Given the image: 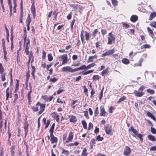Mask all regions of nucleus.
I'll return each instance as SVG.
<instances>
[{"label": "nucleus", "instance_id": "f257e3e1", "mask_svg": "<svg viewBox=\"0 0 156 156\" xmlns=\"http://www.w3.org/2000/svg\"><path fill=\"white\" fill-rule=\"evenodd\" d=\"M145 88V87L144 85L141 86L138 89V91L135 90L133 93L137 97H141L144 94V93L143 92L144 89Z\"/></svg>", "mask_w": 156, "mask_h": 156}, {"label": "nucleus", "instance_id": "f03ea898", "mask_svg": "<svg viewBox=\"0 0 156 156\" xmlns=\"http://www.w3.org/2000/svg\"><path fill=\"white\" fill-rule=\"evenodd\" d=\"M45 105V104H41L39 102H37V103L36 104V106H40V111L38 112V115H40L44 111Z\"/></svg>", "mask_w": 156, "mask_h": 156}, {"label": "nucleus", "instance_id": "7ed1b4c3", "mask_svg": "<svg viewBox=\"0 0 156 156\" xmlns=\"http://www.w3.org/2000/svg\"><path fill=\"white\" fill-rule=\"evenodd\" d=\"M62 70L64 72H68L73 73L75 72V69H72V68L69 66L64 67L62 68Z\"/></svg>", "mask_w": 156, "mask_h": 156}, {"label": "nucleus", "instance_id": "20e7f679", "mask_svg": "<svg viewBox=\"0 0 156 156\" xmlns=\"http://www.w3.org/2000/svg\"><path fill=\"white\" fill-rule=\"evenodd\" d=\"M105 131L107 134H112V129L111 128V126L108 124L105 127Z\"/></svg>", "mask_w": 156, "mask_h": 156}, {"label": "nucleus", "instance_id": "39448f33", "mask_svg": "<svg viewBox=\"0 0 156 156\" xmlns=\"http://www.w3.org/2000/svg\"><path fill=\"white\" fill-rule=\"evenodd\" d=\"M28 123L27 121V118H26V120L25 121V122L23 124V127L25 133V137L26 136L27 134L28 131Z\"/></svg>", "mask_w": 156, "mask_h": 156}, {"label": "nucleus", "instance_id": "423d86ee", "mask_svg": "<svg viewBox=\"0 0 156 156\" xmlns=\"http://www.w3.org/2000/svg\"><path fill=\"white\" fill-rule=\"evenodd\" d=\"M130 148L128 146H126L123 152V153L124 155H125L126 156H127L130 154Z\"/></svg>", "mask_w": 156, "mask_h": 156}, {"label": "nucleus", "instance_id": "0eeeda50", "mask_svg": "<svg viewBox=\"0 0 156 156\" xmlns=\"http://www.w3.org/2000/svg\"><path fill=\"white\" fill-rule=\"evenodd\" d=\"M50 136L51 137L50 141H51V144H54V143H57L58 141L57 138L55 137L53 133L50 134Z\"/></svg>", "mask_w": 156, "mask_h": 156}, {"label": "nucleus", "instance_id": "6e6552de", "mask_svg": "<svg viewBox=\"0 0 156 156\" xmlns=\"http://www.w3.org/2000/svg\"><path fill=\"white\" fill-rule=\"evenodd\" d=\"M61 58L62 60V65L65 64H66L68 61L67 55V54H64L62 55Z\"/></svg>", "mask_w": 156, "mask_h": 156}, {"label": "nucleus", "instance_id": "1a4fd4ad", "mask_svg": "<svg viewBox=\"0 0 156 156\" xmlns=\"http://www.w3.org/2000/svg\"><path fill=\"white\" fill-rule=\"evenodd\" d=\"M106 112L105 111L104 107V106H101L100 108V115L101 116H105V115Z\"/></svg>", "mask_w": 156, "mask_h": 156}, {"label": "nucleus", "instance_id": "9d476101", "mask_svg": "<svg viewBox=\"0 0 156 156\" xmlns=\"http://www.w3.org/2000/svg\"><path fill=\"white\" fill-rule=\"evenodd\" d=\"M31 12L33 14V17L35 18L36 16L35 7L34 5H32L31 7Z\"/></svg>", "mask_w": 156, "mask_h": 156}, {"label": "nucleus", "instance_id": "9b49d317", "mask_svg": "<svg viewBox=\"0 0 156 156\" xmlns=\"http://www.w3.org/2000/svg\"><path fill=\"white\" fill-rule=\"evenodd\" d=\"M98 57V56L96 55H95L93 56H90L89 57L87 62H93L94 61V59H96Z\"/></svg>", "mask_w": 156, "mask_h": 156}, {"label": "nucleus", "instance_id": "f8f14e48", "mask_svg": "<svg viewBox=\"0 0 156 156\" xmlns=\"http://www.w3.org/2000/svg\"><path fill=\"white\" fill-rule=\"evenodd\" d=\"M87 67L85 65H83L80 67L75 69V72L80 70L87 69Z\"/></svg>", "mask_w": 156, "mask_h": 156}, {"label": "nucleus", "instance_id": "ddd939ff", "mask_svg": "<svg viewBox=\"0 0 156 156\" xmlns=\"http://www.w3.org/2000/svg\"><path fill=\"white\" fill-rule=\"evenodd\" d=\"M69 121L70 122L75 123L77 121V119L75 116L72 115L71 116V118L70 119Z\"/></svg>", "mask_w": 156, "mask_h": 156}, {"label": "nucleus", "instance_id": "4468645a", "mask_svg": "<svg viewBox=\"0 0 156 156\" xmlns=\"http://www.w3.org/2000/svg\"><path fill=\"white\" fill-rule=\"evenodd\" d=\"M129 131H132L136 135H137L138 133L136 129H134L133 126H131L130 128L129 129Z\"/></svg>", "mask_w": 156, "mask_h": 156}, {"label": "nucleus", "instance_id": "2eb2a0df", "mask_svg": "<svg viewBox=\"0 0 156 156\" xmlns=\"http://www.w3.org/2000/svg\"><path fill=\"white\" fill-rule=\"evenodd\" d=\"M138 20V17L135 15H132L130 18L131 21L133 22H135Z\"/></svg>", "mask_w": 156, "mask_h": 156}, {"label": "nucleus", "instance_id": "dca6fc26", "mask_svg": "<svg viewBox=\"0 0 156 156\" xmlns=\"http://www.w3.org/2000/svg\"><path fill=\"white\" fill-rule=\"evenodd\" d=\"M147 30L149 32V35L153 38H154V34L153 33L152 30L149 27H147Z\"/></svg>", "mask_w": 156, "mask_h": 156}, {"label": "nucleus", "instance_id": "f3484780", "mask_svg": "<svg viewBox=\"0 0 156 156\" xmlns=\"http://www.w3.org/2000/svg\"><path fill=\"white\" fill-rule=\"evenodd\" d=\"M155 16H156V12H154L151 13L149 19V20H152V19Z\"/></svg>", "mask_w": 156, "mask_h": 156}, {"label": "nucleus", "instance_id": "a211bd4d", "mask_svg": "<svg viewBox=\"0 0 156 156\" xmlns=\"http://www.w3.org/2000/svg\"><path fill=\"white\" fill-rule=\"evenodd\" d=\"M84 31L83 30H82L81 31V34H80V37L81 39L82 42V43L83 44L84 42Z\"/></svg>", "mask_w": 156, "mask_h": 156}, {"label": "nucleus", "instance_id": "6ab92c4d", "mask_svg": "<svg viewBox=\"0 0 156 156\" xmlns=\"http://www.w3.org/2000/svg\"><path fill=\"white\" fill-rule=\"evenodd\" d=\"M143 58H140L138 63L134 64V66H141L142 65V63L143 62Z\"/></svg>", "mask_w": 156, "mask_h": 156}, {"label": "nucleus", "instance_id": "aec40b11", "mask_svg": "<svg viewBox=\"0 0 156 156\" xmlns=\"http://www.w3.org/2000/svg\"><path fill=\"white\" fill-rule=\"evenodd\" d=\"M29 59L31 60V63H32L34 61V57L32 52H31L30 54L28 55Z\"/></svg>", "mask_w": 156, "mask_h": 156}, {"label": "nucleus", "instance_id": "412c9836", "mask_svg": "<svg viewBox=\"0 0 156 156\" xmlns=\"http://www.w3.org/2000/svg\"><path fill=\"white\" fill-rule=\"evenodd\" d=\"M84 32V34L85 36V39L87 41H88L89 39L90 34L87 31H85Z\"/></svg>", "mask_w": 156, "mask_h": 156}, {"label": "nucleus", "instance_id": "4be33fe9", "mask_svg": "<svg viewBox=\"0 0 156 156\" xmlns=\"http://www.w3.org/2000/svg\"><path fill=\"white\" fill-rule=\"evenodd\" d=\"M73 137V136L72 133H70L69 135V136L67 139V141L70 142L71 141Z\"/></svg>", "mask_w": 156, "mask_h": 156}, {"label": "nucleus", "instance_id": "5701e85b", "mask_svg": "<svg viewBox=\"0 0 156 156\" xmlns=\"http://www.w3.org/2000/svg\"><path fill=\"white\" fill-rule=\"evenodd\" d=\"M53 117L54 118L57 122H58L59 121V115L58 114H55L54 115Z\"/></svg>", "mask_w": 156, "mask_h": 156}, {"label": "nucleus", "instance_id": "b1692460", "mask_svg": "<svg viewBox=\"0 0 156 156\" xmlns=\"http://www.w3.org/2000/svg\"><path fill=\"white\" fill-rule=\"evenodd\" d=\"M55 126V123H54L52 125V126L50 128V129L49 130V131L50 133V134L53 133V131L54 130Z\"/></svg>", "mask_w": 156, "mask_h": 156}, {"label": "nucleus", "instance_id": "393cba45", "mask_svg": "<svg viewBox=\"0 0 156 156\" xmlns=\"http://www.w3.org/2000/svg\"><path fill=\"white\" fill-rule=\"evenodd\" d=\"M94 70H88L87 71L84 72V71H83L81 72L82 73V74L83 75H86L88 74H89V73H92L93 72Z\"/></svg>", "mask_w": 156, "mask_h": 156}, {"label": "nucleus", "instance_id": "a878e982", "mask_svg": "<svg viewBox=\"0 0 156 156\" xmlns=\"http://www.w3.org/2000/svg\"><path fill=\"white\" fill-rule=\"evenodd\" d=\"M148 138L149 140L153 141H155L156 140V139L155 137L153 136H152V135L149 134L148 135Z\"/></svg>", "mask_w": 156, "mask_h": 156}, {"label": "nucleus", "instance_id": "bb28decb", "mask_svg": "<svg viewBox=\"0 0 156 156\" xmlns=\"http://www.w3.org/2000/svg\"><path fill=\"white\" fill-rule=\"evenodd\" d=\"M75 20L73 19L72 20V22L70 24V27H71V29L70 30L71 31L73 32V26L74 25V23H75Z\"/></svg>", "mask_w": 156, "mask_h": 156}, {"label": "nucleus", "instance_id": "cd10ccee", "mask_svg": "<svg viewBox=\"0 0 156 156\" xmlns=\"http://www.w3.org/2000/svg\"><path fill=\"white\" fill-rule=\"evenodd\" d=\"M122 61L123 63L125 64H127L129 63V60L126 58H123Z\"/></svg>", "mask_w": 156, "mask_h": 156}, {"label": "nucleus", "instance_id": "c85d7f7f", "mask_svg": "<svg viewBox=\"0 0 156 156\" xmlns=\"http://www.w3.org/2000/svg\"><path fill=\"white\" fill-rule=\"evenodd\" d=\"M108 68L103 70L101 73V75L102 76H104L105 74H108Z\"/></svg>", "mask_w": 156, "mask_h": 156}, {"label": "nucleus", "instance_id": "c756f323", "mask_svg": "<svg viewBox=\"0 0 156 156\" xmlns=\"http://www.w3.org/2000/svg\"><path fill=\"white\" fill-rule=\"evenodd\" d=\"M100 77L98 75H94L92 79L94 80H98L100 79Z\"/></svg>", "mask_w": 156, "mask_h": 156}, {"label": "nucleus", "instance_id": "7c9ffc66", "mask_svg": "<svg viewBox=\"0 0 156 156\" xmlns=\"http://www.w3.org/2000/svg\"><path fill=\"white\" fill-rule=\"evenodd\" d=\"M82 123L84 128L85 129H87V126L86 121L84 120H83L82 121Z\"/></svg>", "mask_w": 156, "mask_h": 156}, {"label": "nucleus", "instance_id": "2f4dec72", "mask_svg": "<svg viewBox=\"0 0 156 156\" xmlns=\"http://www.w3.org/2000/svg\"><path fill=\"white\" fill-rule=\"evenodd\" d=\"M16 0H13V2L14 4V6L13 7V12L15 13L16 12Z\"/></svg>", "mask_w": 156, "mask_h": 156}, {"label": "nucleus", "instance_id": "473e14b6", "mask_svg": "<svg viewBox=\"0 0 156 156\" xmlns=\"http://www.w3.org/2000/svg\"><path fill=\"white\" fill-rule=\"evenodd\" d=\"M87 150L86 148H85L82 151L81 154L83 156H86L87 155Z\"/></svg>", "mask_w": 156, "mask_h": 156}, {"label": "nucleus", "instance_id": "72a5a7b5", "mask_svg": "<svg viewBox=\"0 0 156 156\" xmlns=\"http://www.w3.org/2000/svg\"><path fill=\"white\" fill-rule=\"evenodd\" d=\"M126 99V97L123 96L121 98H120L119 100L117 101L118 103H119L120 102H122L125 100Z\"/></svg>", "mask_w": 156, "mask_h": 156}, {"label": "nucleus", "instance_id": "f704fd0d", "mask_svg": "<svg viewBox=\"0 0 156 156\" xmlns=\"http://www.w3.org/2000/svg\"><path fill=\"white\" fill-rule=\"evenodd\" d=\"M96 140L98 141H102L104 139L103 137H101L100 135H98L96 137Z\"/></svg>", "mask_w": 156, "mask_h": 156}, {"label": "nucleus", "instance_id": "c9c22d12", "mask_svg": "<svg viewBox=\"0 0 156 156\" xmlns=\"http://www.w3.org/2000/svg\"><path fill=\"white\" fill-rule=\"evenodd\" d=\"M4 71V68L2 64L0 63V73L2 74Z\"/></svg>", "mask_w": 156, "mask_h": 156}, {"label": "nucleus", "instance_id": "e433bc0d", "mask_svg": "<svg viewBox=\"0 0 156 156\" xmlns=\"http://www.w3.org/2000/svg\"><path fill=\"white\" fill-rule=\"evenodd\" d=\"M78 102V101L77 100H76L73 101V102L72 103V105H73V108H74V109L75 108L76 106V105H75V104L77 102Z\"/></svg>", "mask_w": 156, "mask_h": 156}, {"label": "nucleus", "instance_id": "4c0bfd02", "mask_svg": "<svg viewBox=\"0 0 156 156\" xmlns=\"http://www.w3.org/2000/svg\"><path fill=\"white\" fill-rule=\"evenodd\" d=\"M96 65L94 63H91V64H90L88 65L87 66H86L87 67V69H89L91 68L92 67H93L95 66Z\"/></svg>", "mask_w": 156, "mask_h": 156}, {"label": "nucleus", "instance_id": "58836bf2", "mask_svg": "<svg viewBox=\"0 0 156 156\" xmlns=\"http://www.w3.org/2000/svg\"><path fill=\"white\" fill-rule=\"evenodd\" d=\"M147 91L148 93L151 94H154L155 93L154 91V90L149 89H147Z\"/></svg>", "mask_w": 156, "mask_h": 156}, {"label": "nucleus", "instance_id": "ea45409f", "mask_svg": "<svg viewBox=\"0 0 156 156\" xmlns=\"http://www.w3.org/2000/svg\"><path fill=\"white\" fill-rule=\"evenodd\" d=\"M48 59L49 61H51L53 60V57L51 54H49L48 55Z\"/></svg>", "mask_w": 156, "mask_h": 156}, {"label": "nucleus", "instance_id": "a19ab883", "mask_svg": "<svg viewBox=\"0 0 156 156\" xmlns=\"http://www.w3.org/2000/svg\"><path fill=\"white\" fill-rule=\"evenodd\" d=\"M109 55H111L114 52V50L112 49L111 50L107 51Z\"/></svg>", "mask_w": 156, "mask_h": 156}, {"label": "nucleus", "instance_id": "79ce46f5", "mask_svg": "<svg viewBox=\"0 0 156 156\" xmlns=\"http://www.w3.org/2000/svg\"><path fill=\"white\" fill-rule=\"evenodd\" d=\"M57 79L55 77H54L53 78H51L49 81H51L53 83H55L57 81Z\"/></svg>", "mask_w": 156, "mask_h": 156}, {"label": "nucleus", "instance_id": "37998d69", "mask_svg": "<svg viewBox=\"0 0 156 156\" xmlns=\"http://www.w3.org/2000/svg\"><path fill=\"white\" fill-rule=\"evenodd\" d=\"M31 109L34 112H37L38 111V108L37 107L33 106L31 107Z\"/></svg>", "mask_w": 156, "mask_h": 156}, {"label": "nucleus", "instance_id": "c03bdc74", "mask_svg": "<svg viewBox=\"0 0 156 156\" xmlns=\"http://www.w3.org/2000/svg\"><path fill=\"white\" fill-rule=\"evenodd\" d=\"M69 5L71 7H73L74 9H76L77 7H80V5L75 4H69Z\"/></svg>", "mask_w": 156, "mask_h": 156}, {"label": "nucleus", "instance_id": "a18cd8bd", "mask_svg": "<svg viewBox=\"0 0 156 156\" xmlns=\"http://www.w3.org/2000/svg\"><path fill=\"white\" fill-rule=\"evenodd\" d=\"M112 4L115 6L117 5L118 1L117 0H112Z\"/></svg>", "mask_w": 156, "mask_h": 156}, {"label": "nucleus", "instance_id": "49530a36", "mask_svg": "<svg viewBox=\"0 0 156 156\" xmlns=\"http://www.w3.org/2000/svg\"><path fill=\"white\" fill-rule=\"evenodd\" d=\"M98 108L97 107L95 109L94 112V114L95 116H96L98 115Z\"/></svg>", "mask_w": 156, "mask_h": 156}, {"label": "nucleus", "instance_id": "de8ad7c7", "mask_svg": "<svg viewBox=\"0 0 156 156\" xmlns=\"http://www.w3.org/2000/svg\"><path fill=\"white\" fill-rule=\"evenodd\" d=\"M137 135L138 137L140 139V141L141 142H143V135L140 134H137Z\"/></svg>", "mask_w": 156, "mask_h": 156}, {"label": "nucleus", "instance_id": "09e8293b", "mask_svg": "<svg viewBox=\"0 0 156 156\" xmlns=\"http://www.w3.org/2000/svg\"><path fill=\"white\" fill-rule=\"evenodd\" d=\"M96 140L94 138L92 139L90 141V144L94 145L96 143Z\"/></svg>", "mask_w": 156, "mask_h": 156}, {"label": "nucleus", "instance_id": "8fccbe9b", "mask_svg": "<svg viewBox=\"0 0 156 156\" xmlns=\"http://www.w3.org/2000/svg\"><path fill=\"white\" fill-rule=\"evenodd\" d=\"M2 74L1 76V79L3 81H5V73L3 74L2 73Z\"/></svg>", "mask_w": 156, "mask_h": 156}, {"label": "nucleus", "instance_id": "3c124183", "mask_svg": "<svg viewBox=\"0 0 156 156\" xmlns=\"http://www.w3.org/2000/svg\"><path fill=\"white\" fill-rule=\"evenodd\" d=\"M101 33L102 35H104L107 33V31L105 29H102L101 30Z\"/></svg>", "mask_w": 156, "mask_h": 156}, {"label": "nucleus", "instance_id": "603ef678", "mask_svg": "<svg viewBox=\"0 0 156 156\" xmlns=\"http://www.w3.org/2000/svg\"><path fill=\"white\" fill-rule=\"evenodd\" d=\"M150 25L152 26V27L156 28V22H151Z\"/></svg>", "mask_w": 156, "mask_h": 156}, {"label": "nucleus", "instance_id": "864d4df0", "mask_svg": "<svg viewBox=\"0 0 156 156\" xmlns=\"http://www.w3.org/2000/svg\"><path fill=\"white\" fill-rule=\"evenodd\" d=\"M50 120H48L47 121V122L46 123V126L45 127V129H46L48 126L49 125L50 123Z\"/></svg>", "mask_w": 156, "mask_h": 156}, {"label": "nucleus", "instance_id": "5fc2aeb1", "mask_svg": "<svg viewBox=\"0 0 156 156\" xmlns=\"http://www.w3.org/2000/svg\"><path fill=\"white\" fill-rule=\"evenodd\" d=\"M16 81H17L16 83L15 86V89L16 90H18L19 89V80H16Z\"/></svg>", "mask_w": 156, "mask_h": 156}, {"label": "nucleus", "instance_id": "6e6d98bb", "mask_svg": "<svg viewBox=\"0 0 156 156\" xmlns=\"http://www.w3.org/2000/svg\"><path fill=\"white\" fill-rule=\"evenodd\" d=\"M122 24L123 27L126 29L128 28L130 26L129 25L125 23H122Z\"/></svg>", "mask_w": 156, "mask_h": 156}, {"label": "nucleus", "instance_id": "4d7b16f0", "mask_svg": "<svg viewBox=\"0 0 156 156\" xmlns=\"http://www.w3.org/2000/svg\"><path fill=\"white\" fill-rule=\"evenodd\" d=\"M62 154H65L67 155L69 154V152L68 151L63 149L62 150Z\"/></svg>", "mask_w": 156, "mask_h": 156}, {"label": "nucleus", "instance_id": "13d9d810", "mask_svg": "<svg viewBox=\"0 0 156 156\" xmlns=\"http://www.w3.org/2000/svg\"><path fill=\"white\" fill-rule=\"evenodd\" d=\"M151 132L152 133L155 134L156 133V129L154 128L151 127Z\"/></svg>", "mask_w": 156, "mask_h": 156}, {"label": "nucleus", "instance_id": "bf43d9fd", "mask_svg": "<svg viewBox=\"0 0 156 156\" xmlns=\"http://www.w3.org/2000/svg\"><path fill=\"white\" fill-rule=\"evenodd\" d=\"M64 91V90L63 89H61V88H60L57 91V94H58L63 92Z\"/></svg>", "mask_w": 156, "mask_h": 156}, {"label": "nucleus", "instance_id": "052dcab7", "mask_svg": "<svg viewBox=\"0 0 156 156\" xmlns=\"http://www.w3.org/2000/svg\"><path fill=\"white\" fill-rule=\"evenodd\" d=\"M93 127L92 124L91 122H90L89 123L88 130H90L91 128H93Z\"/></svg>", "mask_w": 156, "mask_h": 156}, {"label": "nucleus", "instance_id": "680f3d73", "mask_svg": "<svg viewBox=\"0 0 156 156\" xmlns=\"http://www.w3.org/2000/svg\"><path fill=\"white\" fill-rule=\"evenodd\" d=\"M46 55V53L43 50V52H42V58L43 59H44L45 58Z\"/></svg>", "mask_w": 156, "mask_h": 156}, {"label": "nucleus", "instance_id": "e2e57ef3", "mask_svg": "<svg viewBox=\"0 0 156 156\" xmlns=\"http://www.w3.org/2000/svg\"><path fill=\"white\" fill-rule=\"evenodd\" d=\"M29 47H26L25 49V51L26 53V55H28L29 54Z\"/></svg>", "mask_w": 156, "mask_h": 156}, {"label": "nucleus", "instance_id": "0e129e2a", "mask_svg": "<svg viewBox=\"0 0 156 156\" xmlns=\"http://www.w3.org/2000/svg\"><path fill=\"white\" fill-rule=\"evenodd\" d=\"M98 32V30L97 29L94 30L93 32V37H94L96 36V34Z\"/></svg>", "mask_w": 156, "mask_h": 156}, {"label": "nucleus", "instance_id": "69168bd1", "mask_svg": "<svg viewBox=\"0 0 156 156\" xmlns=\"http://www.w3.org/2000/svg\"><path fill=\"white\" fill-rule=\"evenodd\" d=\"M27 35L26 34H25L23 36V38H24V44L25 45V43H26V41H27Z\"/></svg>", "mask_w": 156, "mask_h": 156}, {"label": "nucleus", "instance_id": "338daca9", "mask_svg": "<svg viewBox=\"0 0 156 156\" xmlns=\"http://www.w3.org/2000/svg\"><path fill=\"white\" fill-rule=\"evenodd\" d=\"M99 132V128L96 127L94 130V133L97 134Z\"/></svg>", "mask_w": 156, "mask_h": 156}, {"label": "nucleus", "instance_id": "774afa93", "mask_svg": "<svg viewBox=\"0 0 156 156\" xmlns=\"http://www.w3.org/2000/svg\"><path fill=\"white\" fill-rule=\"evenodd\" d=\"M150 150L152 151H156V146L151 147L150 148Z\"/></svg>", "mask_w": 156, "mask_h": 156}]
</instances>
